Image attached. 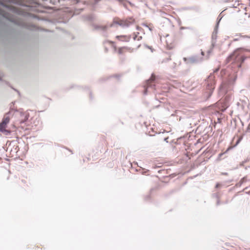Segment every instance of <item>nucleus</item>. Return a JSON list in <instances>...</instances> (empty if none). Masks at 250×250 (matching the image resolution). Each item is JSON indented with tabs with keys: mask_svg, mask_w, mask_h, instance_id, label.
<instances>
[{
	"mask_svg": "<svg viewBox=\"0 0 250 250\" xmlns=\"http://www.w3.org/2000/svg\"><path fill=\"white\" fill-rule=\"evenodd\" d=\"M220 186V185L219 184H217L216 185V188H217Z\"/></svg>",
	"mask_w": 250,
	"mask_h": 250,
	"instance_id": "obj_14",
	"label": "nucleus"
},
{
	"mask_svg": "<svg viewBox=\"0 0 250 250\" xmlns=\"http://www.w3.org/2000/svg\"><path fill=\"white\" fill-rule=\"evenodd\" d=\"M133 22V20L131 19L126 20H121L118 22V23L122 26H128Z\"/></svg>",
	"mask_w": 250,
	"mask_h": 250,
	"instance_id": "obj_6",
	"label": "nucleus"
},
{
	"mask_svg": "<svg viewBox=\"0 0 250 250\" xmlns=\"http://www.w3.org/2000/svg\"><path fill=\"white\" fill-rule=\"evenodd\" d=\"M141 36H138L135 34L133 37V44L131 46H123L117 48L116 46H114V51L117 52L118 54L122 55L126 52H132L134 49L138 48L141 44L136 42V41H140L142 40Z\"/></svg>",
	"mask_w": 250,
	"mask_h": 250,
	"instance_id": "obj_1",
	"label": "nucleus"
},
{
	"mask_svg": "<svg viewBox=\"0 0 250 250\" xmlns=\"http://www.w3.org/2000/svg\"><path fill=\"white\" fill-rule=\"evenodd\" d=\"M166 46L168 49H172L175 46V42L173 37L167 35L166 37Z\"/></svg>",
	"mask_w": 250,
	"mask_h": 250,
	"instance_id": "obj_5",
	"label": "nucleus"
},
{
	"mask_svg": "<svg viewBox=\"0 0 250 250\" xmlns=\"http://www.w3.org/2000/svg\"><path fill=\"white\" fill-rule=\"evenodd\" d=\"M209 81H211V85L210 86V88H211V89L214 88L213 86H214V83L213 81V80H212L211 78H208V80H207V82H208Z\"/></svg>",
	"mask_w": 250,
	"mask_h": 250,
	"instance_id": "obj_9",
	"label": "nucleus"
},
{
	"mask_svg": "<svg viewBox=\"0 0 250 250\" xmlns=\"http://www.w3.org/2000/svg\"><path fill=\"white\" fill-rule=\"evenodd\" d=\"M107 28V26H102L101 27V29L103 30H105Z\"/></svg>",
	"mask_w": 250,
	"mask_h": 250,
	"instance_id": "obj_11",
	"label": "nucleus"
},
{
	"mask_svg": "<svg viewBox=\"0 0 250 250\" xmlns=\"http://www.w3.org/2000/svg\"><path fill=\"white\" fill-rule=\"evenodd\" d=\"M3 1H8L10 3H14L15 2V0H1Z\"/></svg>",
	"mask_w": 250,
	"mask_h": 250,
	"instance_id": "obj_10",
	"label": "nucleus"
},
{
	"mask_svg": "<svg viewBox=\"0 0 250 250\" xmlns=\"http://www.w3.org/2000/svg\"><path fill=\"white\" fill-rule=\"evenodd\" d=\"M10 118L8 114L4 115L2 122L0 123V131L2 132L9 133V132L6 129L7 124L9 123Z\"/></svg>",
	"mask_w": 250,
	"mask_h": 250,
	"instance_id": "obj_4",
	"label": "nucleus"
},
{
	"mask_svg": "<svg viewBox=\"0 0 250 250\" xmlns=\"http://www.w3.org/2000/svg\"><path fill=\"white\" fill-rule=\"evenodd\" d=\"M32 114L35 115L36 112L33 110H30ZM16 118V121L20 124L25 123L30 117V112L29 110L26 111H17L15 114Z\"/></svg>",
	"mask_w": 250,
	"mask_h": 250,
	"instance_id": "obj_2",
	"label": "nucleus"
},
{
	"mask_svg": "<svg viewBox=\"0 0 250 250\" xmlns=\"http://www.w3.org/2000/svg\"><path fill=\"white\" fill-rule=\"evenodd\" d=\"M190 60H191V62H194V60H193V59H192V58H191V59H190Z\"/></svg>",
	"mask_w": 250,
	"mask_h": 250,
	"instance_id": "obj_16",
	"label": "nucleus"
},
{
	"mask_svg": "<svg viewBox=\"0 0 250 250\" xmlns=\"http://www.w3.org/2000/svg\"><path fill=\"white\" fill-rule=\"evenodd\" d=\"M155 80V76L154 75H152L150 79L148 81V82H147L148 86H150L151 83L152 82H153V81H154Z\"/></svg>",
	"mask_w": 250,
	"mask_h": 250,
	"instance_id": "obj_8",
	"label": "nucleus"
},
{
	"mask_svg": "<svg viewBox=\"0 0 250 250\" xmlns=\"http://www.w3.org/2000/svg\"><path fill=\"white\" fill-rule=\"evenodd\" d=\"M116 38L121 42H129L131 39L130 36H117Z\"/></svg>",
	"mask_w": 250,
	"mask_h": 250,
	"instance_id": "obj_7",
	"label": "nucleus"
},
{
	"mask_svg": "<svg viewBox=\"0 0 250 250\" xmlns=\"http://www.w3.org/2000/svg\"><path fill=\"white\" fill-rule=\"evenodd\" d=\"M0 14L3 15V16L4 15V12L2 11H1V10H0Z\"/></svg>",
	"mask_w": 250,
	"mask_h": 250,
	"instance_id": "obj_12",
	"label": "nucleus"
},
{
	"mask_svg": "<svg viewBox=\"0 0 250 250\" xmlns=\"http://www.w3.org/2000/svg\"><path fill=\"white\" fill-rule=\"evenodd\" d=\"M229 59L230 61L239 63V66H241V64L244 62L245 58L243 55L240 54L238 50H236L229 56Z\"/></svg>",
	"mask_w": 250,
	"mask_h": 250,
	"instance_id": "obj_3",
	"label": "nucleus"
},
{
	"mask_svg": "<svg viewBox=\"0 0 250 250\" xmlns=\"http://www.w3.org/2000/svg\"><path fill=\"white\" fill-rule=\"evenodd\" d=\"M1 5H2L3 6H5V7H8L9 6L8 5H5V4H4L2 3H1Z\"/></svg>",
	"mask_w": 250,
	"mask_h": 250,
	"instance_id": "obj_15",
	"label": "nucleus"
},
{
	"mask_svg": "<svg viewBox=\"0 0 250 250\" xmlns=\"http://www.w3.org/2000/svg\"><path fill=\"white\" fill-rule=\"evenodd\" d=\"M108 42H109V43L110 44H112V45H113V44H114V42H112V41H109Z\"/></svg>",
	"mask_w": 250,
	"mask_h": 250,
	"instance_id": "obj_13",
	"label": "nucleus"
}]
</instances>
